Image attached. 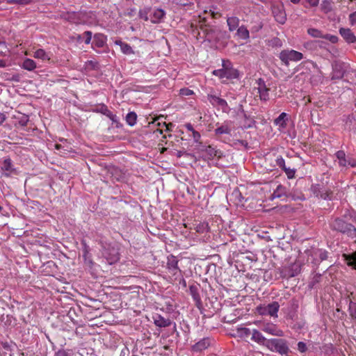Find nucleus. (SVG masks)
<instances>
[{"mask_svg": "<svg viewBox=\"0 0 356 356\" xmlns=\"http://www.w3.org/2000/svg\"><path fill=\"white\" fill-rule=\"evenodd\" d=\"M286 117V114L285 113H282L275 120V122L277 124H280L282 127H284L286 125L285 123V118Z\"/></svg>", "mask_w": 356, "mask_h": 356, "instance_id": "obj_44", "label": "nucleus"}, {"mask_svg": "<svg viewBox=\"0 0 356 356\" xmlns=\"http://www.w3.org/2000/svg\"><path fill=\"white\" fill-rule=\"evenodd\" d=\"M137 115L134 112H129L126 116V121L130 126H134L136 122Z\"/></svg>", "mask_w": 356, "mask_h": 356, "instance_id": "obj_35", "label": "nucleus"}, {"mask_svg": "<svg viewBox=\"0 0 356 356\" xmlns=\"http://www.w3.org/2000/svg\"><path fill=\"white\" fill-rule=\"evenodd\" d=\"M115 43L120 46L121 50L124 54H131L134 53L129 44L122 42V41H116Z\"/></svg>", "mask_w": 356, "mask_h": 356, "instance_id": "obj_30", "label": "nucleus"}, {"mask_svg": "<svg viewBox=\"0 0 356 356\" xmlns=\"http://www.w3.org/2000/svg\"><path fill=\"white\" fill-rule=\"evenodd\" d=\"M151 8H145L143 10H140L139 11V17L141 19H143L145 21H147L149 19L148 14L150 12Z\"/></svg>", "mask_w": 356, "mask_h": 356, "instance_id": "obj_43", "label": "nucleus"}, {"mask_svg": "<svg viewBox=\"0 0 356 356\" xmlns=\"http://www.w3.org/2000/svg\"><path fill=\"white\" fill-rule=\"evenodd\" d=\"M349 312L351 317L356 320V302L353 301L350 302Z\"/></svg>", "mask_w": 356, "mask_h": 356, "instance_id": "obj_45", "label": "nucleus"}, {"mask_svg": "<svg viewBox=\"0 0 356 356\" xmlns=\"http://www.w3.org/2000/svg\"><path fill=\"white\" fill-rule=\"evenodd\" d=\"M190 293L196 302H200V296L197 286L192 285L189 287Z\"/></svg>", "mask_w": 356, "mask_h": 356, "instance_id": "obj_34", "label": "nucleus"}, {"mask_svg": "<svg viewBox=\"0 0 356 356\" xmlns=\"http://www.w3.org/2000/svg\"><path fill=\"white\" fill-rule=\"evenodd\" d=\"M54 356H69V354L65 350H58Z\"/></svg>", "mask_w": 356, "mask_h": 356, "instance_id": "obj_58", "label": "nucleus"}, {"mask_svg": "<svg viewBox=\"0 0 356 356\" xmlns=\"http://www.w3.org/2000/svg\"><path fill=\"white\" fill-rule=\"evenodd\" d=\"M85 33L86 35V38H85V43L89 44V31H85Z\"/></svg>", "mask_w": 356, "mask_h": 356, "instance_id": "obj_62", "label": "nucleus"}, {"mask_svg": "<svg viewBox=\"0 0 356 356\" xmlns=\"http://www.w3.org/2000/svg\"><path fill=\"white\" fill-rule=\"evenodd\" d=\"M286 189L282 185L277 186L276 190L272 194V199L281 197L282 196H286Z\"/></svg>", "mask_w": 356, "mask_h": 356, "instance_id": "obj_26", "label": "nucleus"}, {"mask_svg": "<svg viewBox=\"0 0 356 356\" xmlns=\"http://www.w3.org/2000/svg\"><path fill=\"white\" fill-rule=\"evenodd\" d=\"M213 73L221 79L226 78L227 79H236L239 74L238 71L234 68L215 70Z\"/></svg>", "mask_w": 356, "mask_h": 356, "instance_id": "obj_9", "label": "nucleus"}, {"mask_svg": "<svg viewBox=\"0 0 356 356\" xmlns=\"http://www.w3.org/2000/svg\"><path fill=\"white\" fill-rule=\"evenodd\" d=\"M209 102L214 106H220L222 109H225L228 106L227 102L214 95L209 94L207 96Z\"/></svg>", "mask_w": 356, "mask_h": 356, "instance_id": "obj_15", "label": "nucleus"}, {"mask_svg": "<svg viewBox=\"0 0 356 356\" xmlns=\"http://www.w3.org/2000/svg\"><path fill=\"white\" fill-rule=\"evenodd\" d=\"M10 2L19 5H27L30 3L31 0H11Z\"/></svg>", "mask_w": 356, "mask_h": 356, "instance_id": "obj_53", "label": "nucleus"}, {"mask_svg": "<svg viewBox=\"0 0 356 356\" xmlns=\"http://www.w3.org/2000/svg\"><path fill=\"white\" fill-rule=\"evenodd\" d=\"M251 339L257 343L268 347L270 339H266L262 334L257 330H253L252 332Z\"/></svg>", "mask_w": 356, "mask_h": 356, "instance_id": "obj_14", "label": "nucleus"}, {"mask_svg": "<svg viewBox=\"0 0 356 356\" xmlns=\"http://www.w3.org/2000/svg\"><path fill=\"white\" fill-rule=\"evenodd\" d=\"M60 17L66 21L74 24H82L87 22L88 15L86 12H63L60 14Z\"/></svg>", "mask_w": 356, "mask_h": 356, "instance_id": "obj_5", "label": "nucleus"}, {"mask_svg": "<svg viewBox=\"0 0 356 356\" xmlns=\"http://www.w3.org/2000/svg\"><path fill=\"white\" fill-rule=\"evenodd\" d=\"M6 66L5 61L3 60H0V67H4Z\"/></svg>", "mask_w": 356, "mask_h": 356, "instance_id": "obj_63", "label": "nucleus"}, {"mask_svg": "<svg viewBox=\"0 0 356 356\" xmlns=\"http://www.w3.org/2000/svg\"><path fill=\"white\" fill-rule=\"evenodd\" d=\"M193 93V92L188 88H182L179 90V94L182 96H189Z\"/></svg>", "mask_w": 356, "mask_h": 356, "instance_id": "obj_51", "label": "nucleus"}, {"mask_svg": "<svg viewBox=\"0 0 356 356\" xmlns=\"http://www.w3.org/2000/svg\"><path fill=\"white\" fill-rule=\"evenodd\" d=\"M167 267L172 274L174 275L177 274L179 269L178 267V260L176 257L173 255L168 257Z\"/></svg>", "mask_w": 356, "mask_h": 356, "instance_id": "obj_17", "label": "nucleus"}, {"mask_svg": "<svg viewBox=\"0 0 356 356\" xmlns=\"http://www.w3.org/2000/svg\"><path fill=\"white\" fill-rule=\"evenodd\" d=\"M276 165L281 168L282 170L285 169V161L284 159L280 156L275 159Z\"/></svg>", "mask_w": 356, "mask_h": 356, "instance_id": "obj_48", "label": "nucleus"}, {"mask_svg": "<svg viewBox=\"0 0 356 356\" xmlns=\"http://www.w3.org/2000/svg\"><path fill=\"white\" fill-rule=\"evenodd\" d=\"M165 12L162 9H156L154 11L153 17L151 18V22L152 23H159L161 19L164 17Z\"/></svg>", "mask_w": 356, "mask_h": 356, "instance_id": "obj_27", "label": "nucleus"}, {"mask_svg": "<svg viewBox=\"0 0 356 356\" xmlns=\"http://www.w3.org/2000/svg\"><path fill=\"white\" fill-rule=\"evenodd\" d=\"M227 22L229 30L232 31L238 27L239 19L236 17H231L227 19Z\"/></svg>", "mask_w": 356, "mask_h": 356, "instance_id": "obj_29", "label": "nucleus"}, {"mask_svg": "<svg viewBox=\"0 0 356 356\" xmlns=\"http://www.w3.org/2000/svg\"><path fill=\"white\" fill-rule=\"evenodd\" d=\"M237 34L242 39H247L249 38V31L244 26H241L238 29Z\"/></svg>", "mask_w": 356, "mask_h": 356, "instance_id": "obj_38", "label": "nucleus"}, {"mask_svg": "<svg viewBox=\"0 0 356 356\" xmlns=\"http://www.w3.org/2000/svg\"><path fill=\"white\" fill-rule=\"evenodd\" d=\"M336 156L339 160V165L341 166L347 165V161L346 159V154L343 150H339L336 152Z\"/></svg>", "mask_w": 356, "mask_h": 356, "instance_id": "obj_32", "label": "nucleus"}, {"mask_svg": "<svg viewBox=\"0 0 356 356\" xmlns=\"http://www.w3.org/2000/svg\"><path fill=\"white\" fill-rule=\"evenodd\" d=\"M94 343L93 348L90 349L92 352L90 353V356H102V350L104 349V345L101 341V338L99 336L92 338Z\"/></svg>", "mask_w": 356, "mask_h": 356, "instance_id": "obj_12", "label": "nucleus"}, {"mask_svg": "<svg viewBox=\"0 0 356 356\" xmlns=\"http://www.w3.org/2000/svg\"><path fill=\"white\" fill-rule=\"evenodd\" d=\"M283 170L287 175L288 178L291 179V178H293L294 177V175H295V170H292V169H290V168H287L286 167H285V169H283Z\"/></svg>", "mask_w": 356, "mask_h": 356, "instance_id": "obj_52", "label": "nucleus"}, {"mask_svg": "<svg viewBox=\"0 0 356 356\" xmlns=\"http://www.w3.org/2000/svg\"><path fill=\"white\" fill-rule=\"evenodd\" d=\"M280 305L277 302H273L267 305L259 306L257 311L261 315H269L273 317L277 316V313L279 310Z\"/></svg>", "mask_w": 356, "mask_h": 356, "instance_id": "obj_7", "label": "nucleus"}, {"mask_svg": "<svg viewBox=\"0 0 356 356\" xmlns=\"http://www.w3.org/2000/svg\"><path fill=\"white\" fill-rule=\"evenodd\" d=\"M106 44V37L103 34H95L94 36V40L92 42V48L95 47H104Z\"/></svg>", "mask_w": 356, "mask_h": 356, "instance_id": "obj_22", "label": "nucleus"}, {"mask_svg": "<svg viewBox=\"0 0 356 356\" xmlns=\"http://www.w3.org/2000/svg\"><path fill=\"white\" fill-rule=\"evenodd\" d=\"M267 348L282 355H287L291 352L287 341L281 338L270 339Z\"/></svg>", "mask_w": 356, "mask_h": 356, "instance_id": "obj_2", "label": "nucleus"}, {"mask_svg": "<svg viewBox=\"0 0 356 356\" xmlns=\"http://www.w3.org/2000/svg\"><path fill=\"white\" fill-rule=\"evenodd\" d=\"M192 134H193V137L195 142L197 143L199 141V140L200 139V133L195 130V131H193V132Z\"/></svg>", "mask_w": 356, "mask_h": 356, "instance_id": "obj_57", "label": "nucleus"}, {"mask_svg": "<svg viewBox=\"0 0 356 356\" xmlns=\"http://www.w3.org/2000/svg\"><path fill=\"white\" fill-rule=\"evenodd\" d=\"M243 117L245 118V123H244V127L245 129L253 127L255 125V120L250 118V116L247 115V114L243 111Z\"/></svg>", "mask_w": 356, "mask_h": 356, "instance_id": "obj_31", "label": "nucleus"}, {"mask_svg": "<svg viewBox=\"0 0 356 356\" xmlns=\"http://www.w3.org/2000/svg\"><path fill=\"white\" fill-rule=\"evenodd\" d=\"M33 57L42 61L49 60L51 56L49 53L46 52L43 49H38L33 53Z\"/></svg>", "mask_w": 356, "mask_h": 356, "instance_id": "obj_21", "label": "nucleus"}, {"mask_svg": "<svg viewBox=\"0 0 356 356\" xmlns=\"http://www.w3.org/2000/svg\"><path fill=\"white\" fill-rule=\"evenodd\" d=\"M349 19L351 24H356V12H354L350 15Z\"/></svg>", "mask_w": 356, "mask_h": 356, "instance_id": "obj_56", "label": "nucleus"}, {"mask_svg": "<svg viewBox=\"0 0 356 356\" xmlns=\"http://www.w3.org/2000/svg\"><path fill=\"white\" fill-rule=\"evenodd\" d=\"M1 170L3 171V175L6 176H9L13 170L11 160L10 159H6L3 161V163L1 165Z\"/></svg>", "mask_w": 356, "mask_h": 356, "instance_id": "obj_23", "label": "nucleus"}, {"mask_svg": "<svg viewBox=\"0 0 356 356\" xmlns=\"http://www.w3.org/2000/svg\"><path fill=\"white\" fill-rule=\"evenodd\" d=\"M298 350L301 353H305L307 350V347L306 343L303 341H299L298 343Z\"/></svg>", "mask_w": 356, "mask_h": 356, "instance_id": "obj_50", "label": "nucleus"}, {"mask_svg": "<svg viewBox=\"0 0 356 356\" xmlns=\"http://www.w3.org/2000/svg\"><path fill=\"white\" fill-rule=\"evenodd\" d=\"M200 29L204 35L205 40L210 42L220 40L224 35L220 29L216 26L204 24L200 26Z\"/></svg>", "mask_w": 356, "mask_h": 356, "instance_id": "obj_3", "label": "nucleus"}, {"mask_svg": "<svg viewBox=\"0 0 356 356\" xmlns=\"http://www.w3.org/2000/svg\"><path fill=\"white\" fill-rule=\"evenodd\" d=\"M300 272V266L297 264H293L288 268H284L281 271V276L283 278H291L298 275Z\"/></svg>", "mask_w": 356, "mask_h": 356, "instance_id": "obj_10", "label": "nucleus"}, {"mask_svg": "<svg viewBox=\"0 0 356 356\" xmlns=\"http://www.w3.org/2000/svg\"><path fill=\"white\" fill-rule=\"evenodd\" d=\"M120 248L118 245L108 244L104 247L102 255L109 264H113L120 260Z\"/></svg>", "mask_w": 356, "mask_h": 356, "instance_id": "obj_4", "label": "nucleus"}, {"mask_svg": "<svg viewBox=\"0 0 356 356\" xmlns=\"http://www.w3.org/2000/svg\"><path fill=\"white\" fill-rule=\"evenodd\" d=\"M215 133L216 135L230 134L231 129L227 124H222L215 130Z\"/></svg>", "mask_w": 356, "mask_h": 356, "instance_id": "obj_33", "label": "nucleus"}, {"mask_svg": "<svg viewBox=\"0 0 356 356\" xmlns=\"http://www.w3.org/2000/svg\"><path fill=\"white\" fill-rule=\"evenodd\" d=\"M339 33L347 42L354 43L356 42V36L350 29L341 28Z\"/></svg>", "mask_w": 356, "mask_h": 356, "instance_id": "obj_18", "label": "nucleus"}, {"mask_svg": "<svg viewBox=\"0 0 356 356\" xmlns=\"http://www.w3.org/2000/svg\"><path fill=\"white\" fill-rule=\"evenodd\" d=\"M252 331L247 327H238L236 329V334L241 338H248L250 335L252 336Z\"/></svg>", "mask_w": 356, "mask_h": 356, "instance_id": "obj_28", "label": "nucleus"}, {"mask_svg": "<svg viewBox=\"0 0 356 356\" xmlns=\"http://www.w3.org/2000/svg\"><path fill=\"white\" fill-rule=\"evenodd\" d=\"M102 307V302L101 301L90 298V309H94L95 311L96 309L100 310Z\"/></svg>", "mask_w": 356, "mask_h": 356, "instance_id": "obj_41", "label": "nucleus"}, {"mask_svg": "<svg viewBox=\"0 0 356 356\" xmlns=\"http://www.w3.org/2000/svg\"><path fill=\"white\" fill-rule=\"evenodd\" d=\"M205 152L211 158H213V157L221 158L222 156V152L220 150L216 149L215 147H213L211 145L206 147Z\"/></svg>", "mask_w": 356, "mask_h": 356, "instance_id": "obj_25", "label": "nucleus"}, {"mask_svg": "<svg viewBox=\"0 0 356 356\" xmlns=\"http://www.w3.org/2000/svg\"><path fill=\"white\" fill-rule=\"evenodd\" d=\"M21 67L28 71H33L37 67L36 63L31 58H25L22 62Z\"/></svg>", "mask_w": 356, "mask_h": 356, "instance_id": "obj_24", "label": "nucleus"}, {"mask_svg": "<svg viewBox=\"0 0 356 356\" xmlns=\"http://www.w3.org/2000/svg\"><path fill=\"white\" fill-rule=\"evenodd\" d=\"M258 85L257 89L260 99L265 101L267 100L268 99L269 89L266 86L264 81L261 79H259Z\"/></svg>", "mask_w": 356, "mask_h": 356, "instance_id": "obj_19", "label": "nucleus"}, {"mask_svg": "<svg viewBox=\"0 0 356 356\" xmlns=\"http://www.w3.org/2000/svg\"><path fill=\"white\" fill-rule=\"evenodd\" d=\"M307 33L313 38H323V33L316 29L310 28L307 30Z\"/></svg>", "mask_w": 356, "mask_h": 356, "instance_id": "obj_36", "label": "nucleus"}, {"mask_svg": "<svg viewBox=\"0 0 356 356\" xmlns=\"http://www.w3.org/2000/svg\"><path fill=\"white\" fill-rule=\"evenodd\" d=\"M210 346V339L209 338H204L195 345L193 346V350L194 351H202L205 350Z\"/></svg>", "mask_w": 356, "mask_h": 356, "instance_id": "obj_20", "label": "nucleus"}, {"mask_svg": "<svg viewBox=\"0 0 356 356\" xmlns=\"http://www.w3.org/2000/svg\"><path fill=\"white\" fill-rule=\"evenodd\" d=\"M195 229L196 232L200 233H204L205 232H207L209 229L208 224L204 222L200 223L198 225H197Z\"/></svg>", "mask_w": 356, "mask_h": 356, "instance_id": "obj_46", "label": "nucleus"}, {"mask_svg": "<svg viewBox=\"0 0 356 356\" xmlns=\"http://www.w3.org/2000/svg\"><path fill=\"white\" fill-rule=\"evenodd\" d=\"M101 315H102L101 310H98V309H96V311L95 310L94 314H92V312L90 311V322L92 320H94L95 318H96L97 317L101 316Z\"/></svg>", "mask_w": 356, "mask_h": 356, "instance_id": "obj_54", "label": "nucleus"}, {"mask_svg": "<svg viewBox=\"0 0 356 356\" xmlns=\"http://www.w3.org/2000/svg\"><path fill=\"white\" fill-rule=\"evenodd\" d=\"M346 261L348 266H351L356 269V251L346 256Z\"/></svg>", "mask_w": 356, "mask_h": 356, "instance_id": "obj_37", "label": "nucleus"}, {"mask_svg": "<svg viewBox=\"0 0 356 356\" xmlns=\"http://www.w3.org/2000/svg\"><path fill=\"white\" fill-rule=\"evenodd\" d=\"M186 129H187L188 131H191L192 133L193 132V131H195V129H193V127L192 124H190V123L186 124Z\"/></svg>", "mask_w": 356, "mask_h": 356, "instance_id": "obj_61", "label": "nucleus"}, {"mask_svg": "<svg viewBox=\"0 0 356 356\" xmlns=\"http://www.w3.org/2000/svg\"><path fill=\"white\" fill-rule=\"evenodd\" d=\"M279 58L286 66H289L290 61L298 62L303 58V55L296 50L284 49L280 53Z\"/></svg>", "mask_w": 356, "mask_h": 356, "instance_id": "obj_6", "label": "nucleus"}, {"mask_svg": "<svg viewBox=\"0 0 356 356\" xmlns=\"http://www.w3.org/2000/svg\"><path fill=\"white\" fill-rule=\"evenodd\" d=\"M261 330L273 336L280 337L284 336V332L273 323H266L263 325Z\"/></svg>", "mask_w": 356, "mask_h": 356, "instance_id": "obj_11", "label": "nucleus"}, {"mask_svg": "<svg viewBox=\"0 0 356 356\" xmlns=\"http://www.w3.org/2000/svg\"><path fill=\"white\" fill-rule=\"evenodd\" d=\"M90 111L100 113L109 118L113 122H117V116L113 115L104 104H97L90 105Z\"/></svg>", "mask_w": 356, "mask_h": 356, "instance_id": "obj_8", "label": "nucleus"}, {"mask_svg": "<svg viewBox=\"0 0 356 356\" xmlns=\"http://www.w3.org/2000/svg\"><path fill=\"white\" fill-rule=\"evenodd\" d=\"M306 1L311 6H316L318 4L319 0H306Z\"/></svg>", "mask_w": 356, "mask_h": 356, "instance_id": "obj_59", "label": "nucleus"}, {"mask_svg": "<svg viewBox=\"0 0 356 356\" xmlns=\"http://www.w3.org/2000/svg\"><path fill=\"white\" fill-rule=\"evenodd\" d=\"M351 216L349 213H346L342 217L336 218L330 222V227L334 231L354 238L356 236V228L348 222Z\"/></svg>", "mask_w": 356, "mask_h": 356, "instance_id": "obj_1", "label": "nucleus"}, {"mask_svg": "<svg viewBox=\"0 0 356 356\" xmlns=\"http://www.w3.org/2000/svg\"><path fill=\"white\" fill-rule=\"evenodd\" d=\"M311 189L315 196L320 197L323 190L320 184L312 185Z\"/></svg>", "mask_w": 356, "mask_h": 356, "instance_id": "obj_42", "label": "nucleus"}, {"mask_svg": "<svg viewBox=\"0 0 356 356\" xmlns=\"http://www.w3.org/2000/svg\"><path fill=\"white\" fill-rule=\"evenodd\" d=\"M324 39H326L329 41H330L332 43L334 44L337 42L338 41V37L336 35H330V34H325L323 35Z\"/></svg>", "mask_w": 356, "mask_h": 356, "instance_id": "obj_49", "label": "nucleus"}, {"mask_svg": "<svg viewBox=\"0 0 356 356\" xmlns=\"http://www.w3.org/2000/svg\"><path fill=\"white\" fill-rule=\"evenodd\" d=\"M6 120V116L3 113L0 112V125Z\"/></svg>", "mask_w": 356, "mask_h": 356, "instance_id": "obj_60", "label": "nucleus"}, {"mask_svg": "<svg viewBox=\"0 0 356 356\" xmlns=\"http://www.w3.org/2000/svg\"><path fill=\"white\" fill-rule=\"evenodd\" d=\"M314 254L318 257L321 261H324L327 258V252L323 250H316L314 251Z\"/></svg>", "mask_w": 356, "mask_h": 356, "instance_id": "obj_40", "label": "nucleus"}, {"mask_svg": "<svg viewBox=\"0 0 356 356\" xmlns=\"http://www.w3.org/2000/svg\"><path fill=\"white\" fill-rule=\"evenodd\" d=\"M28 122H29L28 115H21L20 118H19L18 122L22 127H25L27 124Z\"/></svg>", "mask_w": 356, "mask_h": 356, "instance_id": "obj_47", "label": "nucleus"}, {"mask_svg": "<svg viewBox=\"0 0 356 356\" xmlns=\"http://www.w3.org/2000/svg\"><path fill=\"white\" fill-rule=\"evenodd\" d=\"M332 195H333V193L331 190H330V189L325 190V189L323 188L320 197L323 200H330L332 199Z\"/></svg>", "mask_w": 356, "mask_h": 356, "instance_id": "obj_39", "label": "nucleus"}, {"mask_svg": "<svg viewBox=\"0 0 356 356\" xmlns=\"http://www.w3.org/2000/svg\"><path fill=\"white\" fill-rule=\"evenodd\" d=\"M222 67L223 68L222 70H227V69H229V68H233L231 62L229 61V60H223Z\"/></svg>", "mask_w": 356, "mask_h": 356, "instance_id": "obj_55", "label": "nucleus"}, {"mask_svg": "<svg viewBox=\"0 0 356 356\" xmlns=\"http://www.w3.org/2000/svg\"><path fill=\"white\" fill-rule=\"evenodd\" d=\"M347 165H350L351 166H355V165H356V163L355 161H353V162L347 161Z\"/></svg>", "mask_w": 356, "mask_h": 356, "instance_id": "obj_64", "label": "nucleus"}, {"mask_svg": "<svg viewBox=\"0 0 356 356\" xmlns=\"http://www.w3.org/2000/svg\"><path fill=\"white\" fill-rule=\"evenodd\" d=\"M272 13L275 20L280 24H284L286 19L285 12L279 6H273Z\"/></svg>", "mask_w": 356, "mask_h": 356, "instance_id": "obj_13", "label": "nucleus"}, {"mask_svg": "<svg viewBox=\"0 0 356 356\" xmlns=\"http://www.w3.org/2000/svg\"><path fill=\"white\" fill-rule=\"evenodd\" d=\"M154 323L159 327H166L172 324L170 318H165L160 314H156L153 316Z\"/></svg>", "mask_w": 356, "mask_h": 356, "instance_id": "obj_16", "label": "nucleus"}]
</instances>
